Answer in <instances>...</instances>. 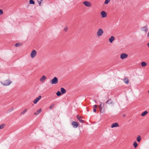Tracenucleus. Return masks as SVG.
<instances>
[{
    "mask_svg": "<svg viewBox=\"0 0 149 149\" xmlns=\"http://www.w3.org/2000/svg\"><path fill=\"white\" fill-rule=\"evenodd\" d=\"M12 83V82L9 79H7L4 81L1 82V84L5 86L9 85Z\"/></svg>",
    "mask_w": 149,
    "mask_h": 149,
    "instance_id": "nucleus-1",
    "label": "nucleus"
},
{
    "mask_svg": "<svg viewBox=\"0 0 149 149\" xmlns=\"http://www.w3.org/2000/svg\"><path fill=\"white\" fill-rule=\"evenodd\" d=\"M104 104L102 102H100V104L99 106V108L100 110V111L102 113H104L105 111V109L103 108V107L104 106Z\"/></svg>",
    "mask_w": 149,
    "mask_h": 149,
    "instance_id": "nucleus-2",
    "label": "nucleus"
},
{
    "mask_svg": "<svg viewBox=\"0 0 149 149\" xmlns=\"http://www.w3.org/2000/svg\"><path fill=\"white\" fill-rule=\"evenodd\" d=\"M58 82V79L56 77H55L52 79L51 81H50V83L52 84H57Z\"/></svg>",
    "mask_w": 149,
    "mask_h": 149,
    "instance_id": "nucleus-3",
    "label": "nucleus"
},
{
    "mask_svg": "<svg viewBox=\"0 0 149 149\" xmlns=\"http://www.w3.org/2000/svg\"><path fill=\"white\" fill-rule=\"evenodd\" d=\"M103 31L101 28L99 29L97 32V35L98 36H101L103 33Z\"/></svg>",
    "mask_w": 149,
    "mask_h": 149,
    "instance_id": "nucleus-4",
    "label": "nucleus"
},
{
    "mask_svg": "<svg viewBox=\"0 0 149 149\" xmlns=\"http://www.w3.org/2000/svg\"><path fill=\"white\" fill-rule=\"evenodd\" d=\"M37 54V52L35 50H33L31 52V56L32 58H34Z\"/></svg>",
    "mask_w": 149,
    "mask_h": 149,
    "instance_id": "nucleus-5",
    "label": "nucleus"
},
{
    "mask_svg": "<svg viewBox=\"0 0 149 149\" xmlns=\"http://www.w3.org/2000/svg\"><path fill=\"white\" fill-rule=\"evenodd\" d=\"M83 3L85 6L88 7H90L91 6V4L90 2L88 1H84L83 2Z\"/></svg>",
    "mask_w": 149,
    "mask_h": 149,
    "instance_id": "nucleus-6",
    "label": "nucleus"
},
{
    "mask_svg": "<svg viewBox=\"0 0 149 149\" xmlns=\"http://www.w3.org/2000/svg\"><path fill=\"white\" fill-rule=\"evenodd\" d=\"M127 56L128 55L125 53H122L120 55V58L122 59L127 58Z\"/></svg>",
    "mask_w": 149,
    "mask_h": 149,
    "instance_id": "nucleus-7",
    "label": "nucleus"
},
{
    "mask_svg": "<svg viewBox=\"0 0 149 149\" xmlns=\"http://www.w3.org/2000/svg\"><path fill=\"white\" fill-rule=\"evenodd\" d=\"M72 125L73 127L76 128L78 126V124L77 122L73 121L72 123Z\"/></svg>",
    "mask_w": 149,
    "mask_h": 149,
    "instance_id": "nucleus-8",
    "label": "nucleus"
},
{
    "mask_svg": "<svg viewBox=\"0 0 149 149\" xmlns=\"http://www.w3.org/2000/svg\"><path fill=\"white\" fill-rule=\"evenodd\" d=\"M41 95L39 96L38 97H37L33 101V102L34 104H36L37 102L41 99Z\"/></svg>",
    "mask_w": 149,
    "mask_h": 149,
    "instance_id": "nucleus-9",
    "label": "nucleus"
},
{
    "mask_svg": "<svg viewBox=\"0 0 149 149\" xmlns=\"http://www.w3.org/2000/svg\"><path fill=\"white\" fill-rule=\"evenodd\" d=\"M141 29L142 31H144L145 33H146L148 31V27L146 26L142 27Z\"/></svg>",
    "mask_w": 149,
    "mask_h": 149,
    "instance_id": "nucleus-10",
    "label": "nucleus"
},
{
    "mask_svg": "<svg viewBox=\"0 0 149 149\" xmlns=\"http://www.w3.org/2000/svg\"><path fill=\"white\" fill-rule=\"evenodd\" d=\"M101 15L103 18L106 17L107 15L106 13L104 11H102L101 12Z\"/></svg>",
    "mask_w": 149,
    "mask_h": 149,
    "instance_id": "nucleus-11",
    "label": "nucleus"
},
{
    "mask_svg": "<svg viewBox=\"0 0 149 149\" xmlns=\"http://www.w3.org/2000/svg\"><path fill=\"white\" fill-rule=\"evenodd\" d=\"M47 78L46 76L45 75H43L40 79V81L42 82L43 83L45 80Z\"/></svg>",
    "mask_w": 149,
    "mask_h": 149,
    "instance_id": "nucleus-12",
    "label": "nucleus"
},
{
    "mask_svg": "<svg viewBox=\"0 0 149 149\" xmlns=\"http://www.w3.org/2000/svg\"><path fill=\"white\" fill-rule=\"evenodd\" d=\"M114 40L115 37L113 36H111L109 39V41L110 43H112L113 42Z\"/></svg>",
    "mask_w": 149,
    "mask_h": 149,
    "instance_id": "nucleus-13",
    "label": "nucleus"
},
{
    "mask_svg": "<svg viewBox=\"0 0 149 149\" xmlns=\"http://www.w3.org/2000/svg\"><path fill=\"white\" fill-rule=\"evenodd\" d=\"M119 125L118 123H113L111 125V127L113 128L115 127H118Z\"/></svg>",
    "mask_w": 149,
    "mask_h": 149,
    "instance_id": "nucleus-14",
    "label": "nucleus"
},
{
    "mask_svg": "<svg viewBox=\"0 0 149 149\" xmlns=\"http://www.w3.org/2000/svg\"><path fill=\"white\" fill-rule=\"evenodd\" d=\"M106 103L108 104H113V101L111 99L108 100L106 102Z\"/></svg>",
    "mask_w": 149,
    "mask_h": 149,
    "instance_id": "nucleus-15",
    "label": "nucleus"
},
{
    "mask_svg": "<svg viewBox=\"0 0 149 149\" xmlns=\"http://www.w3.org/2000/svg\"><path fill=\"white\" fill-rule=\"evenodd\" d=\"M61 91L62 94H64L66 92V90L63 88H61Z\"/></svg>",
    "mask_w": 149,
    "mask_h": 149,
    "instance_id": "nucleus-16",
    "label": "nucleus"
},
{
    "mask_svg": "<svg viewBox=\"0 0 149 149\" xmlns=\"http://www.w3.org/2000/svg\"><path fill=\"white\" fill-rule=\"evenodd\" d=\"M42 111V110L41 109H40L38 110L36 112H35L34 113V115H38Z\"/></svg>",
    "mask_w": 149,
    "mask_h": 149,
    "instance_id": "nucleus-17",
    "label": "nucleus"
},
{
    "mask_svg": "<svg viewBox=\"0 0 149 149\" xmlns=\"http://www.w3.org/2000/svg\"><path fill=\"white\" fill-rule=\"evenodd\" d=\"M148 113V112L146 111H145L141 114V116H144L147 114Z\"/></svg>",
    "mask_w": 149,
    "mask_h": 149,
    "instance_id": "nucleus-18",
    "label": "nucleus"
},
{
    "mask_svg": "<svg viewBox=\"0 0 149 149\" xmlns=\"http://www.w3.org/2000/svg\"><path fill=\"white\" fill-rule=\"evenodd\" d=\"M123 81L126 84H128L129 82V80L127 78H125L124 79Z\"/></svg>",
    "mask_w": 149,
    "mask_h": 149,
    "instance_id": "nucleus-19",
    "label": "nucleus"
},
{
    "mask_svg": "<svg viewBox=\"0 0 149 149\" xmlns=\"http://www.w3.org/2000/svg\"><path fill=\"white\" fill-rule=\"evenodd\" d=\"M136 140L138 142H140L141 140V137L140 136H139L136 138Z\"/></svg>",
    "mask_w": 149,
    "mask_h": 149,
    "instance_id": "nucleus-20",
    "label": "nucleus"
},
{
    "mask_svg": "<svg viewBox=\"0 0 149 149\" xmlns=\"http://www.w3.org/2000/svg\"><path fill=\"white\" fill-rule=\"evenodd\" d=\"M61 92H60L59 91H58L56 93V94L57 96H60L62 94Z\"/></svg>",
    "mask_w": 149,
    "mask_h": 149,
    "instance_id": "nucleus-21",
    "label": "nucleus"
},
{
    "mask_svg": "<svg viewBox=\"0 0 149 149\" xmlns=\"http://www.w3.org/2000/svg\"><path fill=\"white\" fill-rule=\"evenodd\" d=\"M146 65V63L145 62H142L141 63V65L142 67H144Z\"/></svg>",
    "mask_w": 149,
    "mask_h": 149,
    "instance_id": "nucleus-22",
    "label": "nucleus"
},
{
    "mask_svg": "<svg viewBox=\"0 0 149 149\" xmlns=\"http://www.w3.org/2000/svg\"><path fill=\"white\" fill-rule=\"evenodd\" d=\"M29 3L30 4H34L35 2L33 0H30Z\"/></svg>",
    "mask_w": 149,
    "mask_h": 149,
    "instance_id": "nucleus-23",
    "label": "nucleus"
},
{
    "mask_svg": "<svg viewBox=\"0 0 149 149\" xmlns=\"http://www.w3.org/2000/svg\"><path fill=\"white\" fill-rule=\"evenodd\" d=\"M133 145L135 148H136L137 147V144L136 141H135L134 142Z\"/></svg>",
    "mask_w": 149,
    "mask_h": 149,
    "instance_id": "nucleus-24",
    "label": "nucleus"
},
{
    "mask_svg": "<svg viewBox=\"0 0 149 149\" xmlns=\"http://www.w3.org/2000/svg\"><path fill=\"white\" fill-rule=\"evenodd\" d=\"M27 111V109H25L24 111L22 112L21 113V115H23Z\"/></svg>",
    "mask_w": 149,
    "mask_h": 149,
    "instance_id": "nucleus-25",
    "label": "nucleus"
},
{
    "mask_svg": "<svg viewBox=\"0 0 149 149\" xmlns=\"http://www.w3.org/2000/svg\"><path fill=\"white\" fill-rule=\"evenodd\" d=\"M81 119V117L79 118H78V120L81 123H84V121L83 120H82Z\"/></svg>",
    "mask_w": 149,
    "mask_h": 149,
    "instance_id": "nucleus-26",
    "label": "nucleus"
},
{
    "mask_svg": "<svg viewBox=\"0 0 149 149\" xmlns=\"http://www.w3.org/2000/svg\"><path fill=\"white\" fill-rule=\"evenodd\" d=\"M111 0H105L104 1V4H108L110 1Z\"/></svg>",
    "mask_w": 149,
    "mask_h": 149,
    "instance_id": "nucleus-27",
    "label": "nucleus"
},
{
    "mask_svg": "<svg viewBox=\"0 0 149 149\" xmlns=\"http://www.w3.org/2000/svg\"><path fill=\"white\" fill-rule=\"evenodd\" d=\"M21 45V44L20 43H17L15 45L16 47H19Z\"/></svg>",
    "mask_w": 149,
    "mask_h": 149,
    "instance_id": "nucleus-28",
    "label": "nucleus"
},
{
    "mask_svg": "<svg viewBox=\"0 0 149 149\" xmlns=\"http://www.w3.org/2000/svg\"><path fill=\"white\" fill-rule=\"evenodd\" d=\"M54 104H52L49 107V109H52L54 107Z\"/></svg>",
    "mask_w": 149,
    "mask_h": 149,
    "instance_id": "nucleus-29",
    "label": "nucleus"
},
{
    "mask_svg": "<svg viewBox=\"0 0 149 149\" xmlns=\"http://www.w3.org/2000/svg\"><path fill=\"white\" fill-rule=\"evenodd\" d=\"M37 1H38L39 3V5L40 6H41V2L43 1V0H37Z\"/></svg>",
    "mask_w": 149,
    "mask_h": 149,
    "instance_id": "nucleus-30",
    "label": "nucleus"
},
{
    "mask_svg": "<svg viewBox=\"0 0 149 149\" xmlns=\"http://www.w3.org/2000/svg\"><path fill=\"white\" fill-rule=\"evenodd\" d=\"M5 125L4 124H1L0 125V129L4 128Z\"/></svg>",
    "mask_w": 149,
    "mask_h": 149,
    "instance_id": "nucleus-31",
    "label": "nucleus"
},
{
    "mask_svg": "<svg viewBox=\"0 0 149 149\" xmlns=\"http://www.w3.org/2000/svg\"><path fill=\"white\" fill-rule=\"evenodd\" d=\"M3 13V10L0 9V16H1L2 15Z\"/></svg>",
    "mask_w": 149,
    "mask_h": 149,
    "instance_id": "nucleus-32",
    "label": "nucleus"
},
{
    "mask_svg": "<svg viewBox=\"0 0 149 149\" xmlns=\"http://www.w3.org/2000/svg\"><path fill=\"white\" fill-rule=\"evenodd\" d=\"M68 28L67 27L65 28L64 29V30L65 31H67L68 30Z\"/></svg>",
    "mask_w": 149,
    "mask_h": 149,
    "instance_id": "nucleus-33",
    "label": "nucleus"
},
{
    "mask_svg": "<svg viewBox=\"0 0 149 149\" xmlns=\"http://www.w3.org/2000/svg\"><path fill=\"white\" fill-rule=\"evenodd\" d=\"M93 111L94 112H95L96 111V109L95 108H93Z\"/></svg>",
    "mask_w": 149,
    "mask_h": 149,
    "instance_id": "nucleus-34",
    "label": "nucleus"
},
{
    "mask_svg": "<svg viewBox=\"0 0 149 149\" xmlns=\"http://www.w3.org/2000/svg\"><path fill=\"white\" fill-rule=\"evenodd\" d=\"M97 107V105H95L94 106H93V108H96Z\"/></svg>",
    "mask_w": 149,
    "mask_h": 149,
    "instance_id": "nucleus-35",
    "label": "nucleus"
},
{
    "mask_svg": "<svg viewBox=\"0 0 149 149\" xmlns=\"http://www.w3.org/2000/svg\"><path fill=\"white\" fill-rule=\"evenodd\" d=\"M77 118L78 119V118H79L81 117H79V116L78 115H77Z\"/></svg>",
    "mask_w": 149,
    "mask_h": 149,
    "instance_id": "nucleus-36",
    "label": "nucleus"
},
{
    "mask_svg": "<svg viewBox=\"0 0 149 149\" xmlns=\"http://www.w3.org/2000/svg\"><path fill=\"white\" fill-rule=\"evenodd\" d=\"M147 46H148V47H149V42L147 44Z\"/></svg>",
    "mask_w": 149,
    "mask_h": 149,
    "instance_id": "nucleus-37",
    "label": "nucleus"
},
{
    "mask_svg": "<svg viewBox=\"0 0 149 149\" xmlns=\"http://www.w3.org/2000/svg\"><path fill=\"white\" fill-rule=\"evenodd\" d=\"M13 110V108H12V111Z\"/></svg>",
    "mask_w": 149,
    "mask_h": 149,
    "instance_id": "nucleus-38",
    "label": "nucleus"
},
{
    "mask_svg": "<svg viewBox=\"0 0 149 149\" xmlns=\"http://www.w3.org/2000/svg\"><path fill=\"white\" fill-rule=\"evenodd\" d=\"M148 93H149V90L148 91Z\"/></svg>",
    "mask_w": 149,
    "mask_h": 149,
    "instance_id": "nucleus-39",
    "label": "nucleus"
}]
</instances>
